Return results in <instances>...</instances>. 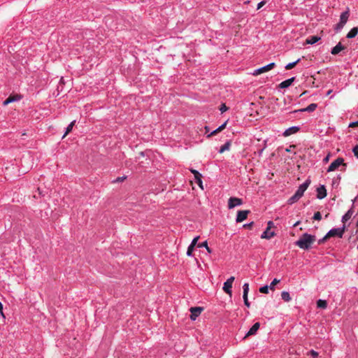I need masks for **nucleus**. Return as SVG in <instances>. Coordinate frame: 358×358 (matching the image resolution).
<instances>
[{
	"instance_id": "obj_1",
	"label": "nucleus",
	"mask_w": 358,
	"mask_h": 358,
	"mask_svg": "<svg viewBox=\"0 0 358 358\" xmlns=\"http://www.w3.org/2000/svg\"><path fill=\"white\" fill-rule=\"evenodd\" d=\"M315 241V236L308 234L301 236L299 241L296 242V245L300 248L308 250L310 248L311 244Z\"/></svg>"
},
{
	"instance_id": "obj_2",
	"label": "nucleus",
	"mask_w": 358,
	"mask_h": 358,
	"mask_svg": "<svg viewBox=\"0 0 358 358\" xmlns=\"http://www.w3.org/2000/svg\"><path fill=\"white\" fill-rule=\"evenodd\" d=\"M345 227L343 226L342 229L336 228L331 229L322 239L318 241V244L324 243L328 238L331 237L338 236L342 238L345 232Z\"/></svg>"
},
{
	"instance_id": "obj_3",
	"label": "nucleus",
	"mask_w": 358,
	"mask_h": 358,
	"mask_svg": "<svg viewBox=\"0 0 358 358\" xmlns=\"http://www.w3.org/2000/svg\"><path fill=\"white\" fill-rule=\"evenodd\" d=\"M310 184V180L307 179L303 184H301L299 187L295 194L292 196V203L297 201L299 199H301L303 196L304 192L307 189Z\"/></svg>"
},
{
	"instance_id": "obj_4",
	"label": "nucleus",
	"mask_w": 358,
	"mask_h": 358,
	"mask_svg": "<svg viewBox=\"0 0 358 358\" xmlns=\"http://www.w3.org/2000/svg\"><path fill=\"white\" fill-rule=\"evenodd\" d=\"M275 64L274 62L270 63L269 64H268L266 66H264L263 67H261L259 69L255 70L254 72L252 73V75L257 76L262 73H266V72L273 69L275 67Z\"/></svg>"
},
{
	"instance_id": "obj_5",
	"label": "nucleus",
	"mask_w": 358,
	"mask_h": 358,
	"mask_svg": "<svg viewBox=\"0 0 358 358\" xmlns=\"http://www.w3.org/2000/svg\"><path fill=\"white\" fill-rule=\"evenodd\" d=\"M235 280V278L234 276L230 277L229 279L227 280V281L224 283L223 286V290L229 296L232 295V284Z\"/></svg>"
},
{
	"instance_id": "obj_6",
	"label": "nucleus",
	"mask_w": 358,
	"mask_h": 358,
	"mask_svg": "<svg viewBox=\"0 0 358 358\" xmlns=\"http://www.w3.org/2000/svg\"><path fill=\"white\" fill-rule=\"evenodd\" d=\"M344 160L343 158H338L336 160H334L333 162L331 163L329 165L327 171L331 172L335 171L336 169H338L341 165H345L344 164Z\"/></svg>"
},
{
	"instance_id": "obj_7",
	"label": "nucleus",
	"mask_w": 358,
	"mask_h": 358,
	"mask_svg": "<svg viewBox=\"0 0 358 358\" xmlns=\"http://www.w3.org/2000/svg\"><path fill=\"white\" fill-rule=\"evenodd\" d=\"M191 312L190 319L192 320H195L196 317L202 313L203 310V308L202 307H192L189 309Z\"/></svg>"
},
{
	"instance_id": "obj_8",
	"label": "nucleus",
	"mask_w": 358,
	"mask_h": 358,
	"mask_svg": "<svg viewBox=\"0 0 358 358\" xmlns=\"http://www.w3.org/2000/svg\"><path fill=\"white\" fill-rule=\"evenodd\" d=\"M243 203L241 199L236 197H231L228 201V207L229 209L234 208L236 206H241Z\"/></svg>"
},
{
	"instance_id": "obj_9",
	"label": "nucleus",
	"mask_w": 358,
	"mask_h": 358,
	"mask_svg": "<svg viewBox=\"0 0 358 358\" xmlns=\"http://www.w3.org/2000/svg\"><path fill=\"white\" fill-rule=\"evenodd\" d=\"M250 213V210H239L238 211L236 221V222H242L247 219L248 214Z\"/></svg>"
},
{
	"instance_id": "obj_10",
	"label": "nucleus",
	"mask_w": 358,
	"mask_h": 358,
	"mask_svg": "<svg viewBox=\"0 0 358 358\" xmlns=\"http://www.w3.org/2000/svg\"><path fill=\"white\" fill-rule=\"evenodd\" d=\"M190 171L194 174V179L196 180V182L199 185V186L203 189V185H202V180H201V178H202V176L201 174L197 171L195 169H189Z\"/></svg>"
},
{
	"instance_id": "obj_11",
	"label": "nucleus",
	"mask_w": 358,
	"mask_h": 358,
	"mask_svg": "<svg viewBox=\"0 0 358 358\" xmlns=\"http://www.w3.org/2000/svg\"><path fill=\"white\" fill-rule=\"evenodd\" d=\"M259 327H260V324L259 322L255 323L252 325V327L250 329L248 332L246 334V335L245 336L244 338H247L248 336L255 335L257 333V331H258V329H259Z\"/></svg>"
},
{
	"instance_id": "obj_12",
	"label": "nucleus",
	"mask_w": 358,
	"mask_h": 358,
	"mask_svg": "<svg viewBox=\"0 0 358 358\" xmlns=\"http://www.w3.org/2000/svg\"><path fill=\"white\" fill-rule=\"evenodd\" d=\"M317 197L319 199H322L327 196V190L324 185L320 186L317 189Z\"/></svg>"
},
{
	"instance_id": "obj_13",
	"label": "nucleus",
	"mask_w": 358,
	"mask_h": 358,
	"mask_svg": "<svg viewBox=\"0 0 358 358\" xmlns=\"http://www.w3.org/2000/svg\"><path fill=\"white\" fill-rule=\"evenodd\" d=\"M317 105L316 103H311L308 107H306L305 108H302V109H299V110H295L292 111V113H297L299 111H301V112H303V111L313 112V111H314L317 108Z\"/></svg>"
},
{
	"instance_id": "obj_14",
	"label": "nucleus",
	"mask_w": 358,
	"mask_h": 358,
	"mask_svg": "<svg viewBox=\"0 0 358 358\" xmlns=\"http://www.w3.org/2000/svg\"><path fill=\"white\" fill-rule=\"evenodd\" d=\"M275 235L274 232L271 229H266L261 236L262 238L270 239Z\"/></svg>"
},
{
	"instance_id": "obj_15",
	"label": "nucleus",
	"mask_w": 358,
	"mask_h": 358,
	"mask_svg": "<svg viewBox=\"0 0 358 358\" xmlns=\"http://www.w3.org/2000/svg\"><path fill=\"white\" fill-rule=\"evenodd\" d=\"M344 49L345 47L341 44V43H338L335 47L332 48L331 53L332 55H337Z\"/></svg>"
},
{
	"instance_id": "obj_16",
	"label": "nucleus",
	"mask_w": 358,
	"mask_h": 358,
	"mask_svg": "<svg viewBox=\"0 0 358 358\" xmlns=\"http://www.w3.org/2000/svg\"><path fill=\"white\" fill-rule=\"evenodd\" d=\"M20 99V96H19V95L10 96L3 101V105L6 106L11 102H13L15 101H17Z\"/></svg>"
},
{
	"instance_id": "obj_17",
	"label": "nucleus",
	"mask_w": 358,
	"mask_h": 358,
	"mask_svg": "<svg viewBox=\"0 0 358 358\" xmlns=\"http://www.w3.org/2000/svg\"><path fill=\"white\" fill-rule=\"evenodd\" d=\"M228 120H227L225 122H224L221 126H220L217 129L214 130L210 133V134L208 135V136H213L218 134L219 132L222 131L226 128V126L227 124Z\"/></svg>"
},
{
	"instance_id": "obj_18",
	"label": "nucleus",
	"mask_w": 358,
	"mask_h": 358,
	"mask_svg": "<svg viewBox=\"0 0 358 358\" xmlns=\"http://www.w3.org/2000/svg\"><path fill=\"white\" fill-rule=\"evenodd\" d=\"M228 120H227L225 122H224L221 126H220L217 129L214 130L210 133V134L208 135V136H213L218 134L219 132L222 131L226 128V126L227 124Z\"/></svg>"
},
{
	"instance_id": "obj_19",
	"label": "nucleus",
	"mask_w": 358,
	"mask_h": 358,
	"mask_svg": "<svg viewBox=\"0 0 358 358\" xmlns=\"http://www.w3.org/2000/svg\"><path fill=\"white\" fill-rule=\"evenodd\" d=\"M320 40V37L317 36H311L306 40L307 44H314Z\"/></svg>"
},
{
	"instance_id": "obj_20",
	"label": "nucleus",
	"mask_w": 358,
	"mask_h": 358,
	"mask_svg": "<svg viewBox=\"0 0 358 358\" xmlns=\"http://www.w3.org/2000/svg\"><path fill=\"white\" fill-rule=\"evenodd\" d=\"M353 213H354V210L352 208L348 210V212L343 216L342 222L343 223H345V222L349 220L352 217Z\"/></svg>"
},
{
	"instance_id": "obj_21",
	"label": "nucleus",
	"mask_w": 358,
	"mask_h": 358,
	"mask_svg": "<svg viewBox=\"0 0 358 358\" xmlns=\"http://www.w3.org/2000/svg\"><path fill=\"white\" fill-rule=\"evenodd\" d=\"M358 34V28L353 27L347 34V38H355Z\"/></svg>"
},
{
	"instance_id": "obj_22",
	"label": "nucleus",
	"mask_w": 358,
	"mask_h": 358,
	"mask_svg": "<svg viewBox=\"0 0 358 358\" xmlns=\"http://www.w3.org/2000/svg\"><path fill=\"white\" fill-rule=\"evenodd\" d=\"M348 17H349V12L345 11V12L342 13L341 15L340 22L342 23H344L345 24V23L347 22V21L348 20Z\"/></svg>"
},
{
	"instance_id": "obj_23",
	"label": "nucleus",
	"mask_w": 358,
	"mask_h": 358,
	"mask_svg": "<svg viewBox=\"0 0 358 358\" xmlns=\"http://www.w3.org/2000/svg\"><path fill=\"white\" fill-rule=\"evenodd\" d=\"M291 85V78H289L283 82H282L281 83L279 84L278 87L280 88H285V87H288Z\"/></svg>"
},
{
	"instance_id": "obj_24",
	"label": "nucleus",
	"mask_w": 358,
	"mask_h": 358,
	"mask_svg": "<svg viewBox=\"0 0 358 358\" xmlns=\"http://www.w3.org/2000/svg\"><path fill=\"white\" fill-rule=\"evenodd\" d=\"M317 306L318 308L325 309L327 307V302L325 300L319 299L317 301Z\"/></svg>"
},
{
	"instance_id": "obj_25",
	"label": "nucleus",
	"mask_w": 358,
	"mask_h": 358,
	"mask_svg": "<svg viewBox=\"0 0 358 358\" xmlns=\"http://www.w3.org/2000/svg\"><path fill=\"white\" fill-rule=\"evenodd\" d=\"M231 146V143L229 141H227L222 146H221L220 149V152L223 153L226 150H229Z\"/></svg>"
},
{
	"instance_id": "obj_26",
	"label": "nucleus",
	"mask_w": 358,
	"mask_h": 358,
	"mask_svg": "<svg viewBox=\"0 0 358 358\" xmlns=\"http://www.w3.org/2000/svg\"><path fill=\"white\" fill-rule=\"evenodd\" d=\"M75 122H76V120H73V122H71L70 123V124H69V126L66 128V131L64 135L63 136L62 138H65L67 136V134L72 131V129L75 124Z\"/></svg>"
},
{
	"instance_id": "obj_27",
	"label": "nucleus",
	"mask_w": 358,
	"mask_h": 358,
	"mask_svg": "<svg viewBox=\"0 0 358 358\" xmlns=\"http://www.w3.org/2000/svg\"><path fill=\"white\" fill-rule=\"evenodd\" d=\"M243 296H248L249 292V284L245 282L243 286Z\"/></svg>"
},
{
	"instance_id": "obj_28",
	"label": "nucleus",
	"mask_w": 358,
	"mask_h": 358,
	"mask_svg": "<svg viewBox=\"0 0 358 358\" xmlns=\"http://www.w3.org/2000/svg\"><path fill=\"white\" fill-rule=\"evenodd\" d=\"M281 296L285 301H289L290 300V295L288 292H282L281 294Z\"/></svg>"
},
{
	"instance_id": "obj_29",
	"label": "nucleus",
	"mask_w": 358,
	"mask_h": 358,
	"mask_svg": "<svg viewBox=\"0 0 358 358\" xmlns=\"http://www.w3.org/2000/svg\"><path fill=\"white\" fill-rule=\"evenodd\" d=\"M198 247L199 248H203V247H206V250L208 251V252L210 253L211 252V250L210 248L208 246V243L206 241H204L203 243H199L198 244Z\"/></svg>"
},
{
	"instance_id": "obj_30",
	"label": "nucleus",
	"mask_w": 358,
	"mask_h": 358,
	"mask_svg": "<svg viewBox=\"0 0 358 358\" xmlns=\"http://www.w3.org/2000/svg\"><path fill=\"white\" fill-rule=\"evenodd\" d=\"M279 282H280V280H278V279H276V278H275V279L272 281V282L271 283V285H270V286H269L270 289H271V290H274V287H275V285H277V284H278Z\"/></svg>"
},
{
	"instance_id": "obj_31",
	"label": "nucleus",
	"mask_w": 358,
	"mask_h": 358,
	"mask_svg": "<svg viewBox=\"0 0 358 358\" xmlns=\"http://www.w3.org/2000/svg\"><path fill=\"white\" fill-rule=\"evenodd\" d=\"M268 289H270V288H269V287H268V286H267V285H266V286H264V287H260V289H259V292H260L261 293H262V294H268Z\"/></svg>"
},
{
	"instance_id": "obj_32",
	"label": "nucleus",
	"mask_w": 358,
	"mask_h": 358,
	"mask_svg": "<svg viewBox=\"0 0 358 358\" xmlns=\"http://www.w3.org/2000/svg\"><path fill=\"white\" fill-rule=\"evenodd\" d=\"M194 246L189 245L187 248V255L188 256H191L192 255V252L194 250Z\"/></svg>"
},
{
	"instance_id": "obj_33",
	"label": "nucleus",
	"mask_w": 358,
	"mask_h": 358,
	"mask_svg": "<svg viewBox=\"0 0 358 358\" xmlns=\"http://www.w3.org/2000/svg\"><path fill=\"white\" fill-rule=\"evenodd\" d=\"M313 219L315 220H320L322 219V215L320 212H316L314 214Z\"/></svg>"
},
{
	"instance_id": "obj_34",
	"label": "nucleus",
	"mask_w": 358,
	"mask_h": 358,
	"mask_svg": "<svg viewBox=\"0 0 358 358\" xmlns=\"http://www.w3.org/2000/svg\"><path fill=\"white\" fill-rule=\"evenodd\" d=\"M308 355H310L313 357V358H317V357L319 355L318 353L316 351L313 350H310L308 352Z\"/></svg>"
},
{
	"instance_id": "obj_35",
	"label": "nucleus",
	"mask_w": 358,
	"mask_h": 358,
	"mask_svg": "<svg viewBox=\"0 0 358 358\" xmlns=\"http://www.w3.org/2000/svg\"><path fill=\"white\" fill-rule=\"evenodd\" d=\"M227 110H228V108L227 107V106L224 103H222L220 106V110L221 111L222 113L227 111Z\"/></svg>"
},
{
	"instance_id": "obj_36",
	"label": "nucleus",
	"mask_w": 358,
	"mask_h": 358,
	"mask_svg": "<svg viewBox=\"0 0 358 358\" xmlns=\"http://www.w3.org/2000/svg\"><path fill=\"white\" fill-rule=\"evenodd\" d=\"M243 301H244V303L245 305L247 306V307H250V303L248 301V296H243Z\"/></svg>"
},
{
	"instance_id": "obj_37",
	"label": "nucleus",
	"mask_w": 358,
	"mask_h": 358,
	"mask_svg": "<svg viewBox=\"0 0 358 358\" xmlns=\"http://www.w3.org/2000/svg\"><path fill=\"white\" fill-rule=\"evenodd\" d=\"M345 24L344 23H342L341 22H339L336 26V29L338 31L339 29H341L343 27H344Z\"/></svg>"
},
{
	"instance_id": "obj_38",
	"label": "nucleus",
	"mask_w": 358,
	"mask_h": 358,
	"mask_svg": "<svg viewBox=\"0 0 358 358\" xmlns=\"http://www.w3.org/2000/svg\"><path fill=\"white\" fill-rule=\"evenodd\" d=\"M199 236H196V237H195V238L192 240V243H191V244H190V245H193V246H194V247H195V245H196L197 241H198V240H199Z\"/></svg>"
},
{
	"instance_id": "obj_39",
	"label": "nucleus",
	"mask_w": 358,
	"mask_h": 358,
	"mask_svg": "<svg viewBox=\"0 0 358 358\" xmlns=\"http://www.w3.org/2000/svg\"><path fill=\"white\" fill-rule=\"evenodd\" d=\"M353 153L355 156L358 159V145L353 148Z\"/></svg>"
},
{
	"instance_id": "obj_40",
	"label": "nucleus",
	"mask_w": 358,
	"mask_h": 358,
	"mask_svg": "<svg viewBox=\"0 0 358 358\" xmlns=\"http://www.w3.org/2000/svg\"><path fill=\"white\" fill-rule=\"evenodd\" d=\"M283 135H284L285 136H290V135H291V127H290V128L287 129L285 131V132H284Z\"/></svg>"
},
{
	"instance_id": "obj_41",
	"label": "nucleus",
	"mask_w": 358,
	"mask_h": 358,
	"mask_svg": "<svg viewBox=\"0 0 358 358\" xmlns=\"http://www.w3.org/2000/svg\"><path fill=\"white\" fill-rule=\"evenodd\" d=\"M273 227H274L273 222L272 221H269L268 222L267 228L266 229H271V228H273Z\"/></svg>"
},
{
	"instance_id": "obj_42",
	"label": "nucleus",
	"mask_w": 358,
	"mask_h": 358,
	"mask_svg": "<svg viewBox=\"0 0 358 358\" xmlns=\"http://www.w3.org/2000/svg\"><path fill=\"white\" fill-rule=\"evenodd\" d=\"M265 3H266V1H262L260 3H259L257 5V10L260 9L264 5H265Z\"/></svg>"
},
{
	"instance_id": "obj_43",
	"label": "nucleus",
	"mask_w": 358,
	"mask_h": 358,
	"mask_svg": "<svg viewBox=\"0 0 358 358\" xmlns=\"http://www.w3.org/2000/svg\"><path fill=\"white\" fill-rule=\"evenodd\" d=\"M253 224H254V222H250L249 224H244L243 227L250 229L253 226Z\"/></svg>"
},
{
	"instance_id": "obj_44",
	"label": "nucleus",
	"mask_w": 358,
	"mask_h": 358,
	"mask_svg": "<svg viewBox=\"0 0 358 358\" xmlns=\"http://www.w3.org/2000/svg\"><path fill=\"white\" fill-rule=\"evenodd\" d=\"M300 130L299 127H292V134L296 133Z\"/></svg>"
},
{
	"instance_id": "obj_45",
	"label": "nucleus",
	"mask_w": 358,
	"mask_h": 358,
	"mask_svg": "<svg viewBox=\"0 0 358 358\" xmlns=\"http://www.w3.org/2000/svg\"><path fill=\"white\" fill-rule=\"evenodd\" d=\"M350 127H358V121L357 122H352L349 125Z\"/></svg>"
},
{
	"instance_id": "obj_46",
	"label": "nucleus",
	"mask_w": 358,
	"mask_h": 358,
	"mask_svg": "<svg viewBox=\"0 0 358 358\" xmlns=\"http://www.w3.org/2000/svg\"><path fill=\"white\" fill-rule=\"evenodd\" d=\"M0 313L3 317H5L3 315V305L1 302H0Z\"/></svg>"
},
{
	"instance_id": "obj_47",
	"label": "nucleus",
	"mask_w": 358,
	"mask_h": 358,
	"mask_svg": "<svg viewBox=\"0 0 358 358\" xmlns=\"http://www.w3.org/2000/svg\"><path fill=\"white\" fill-rule=\"evenodd\" d=\"M291 68H292L291 63H289V64H287L285 66V69H286L287 70H291Z\"/></svg>"
},
{
	"instance_id": "obj_48",
	"label": "nucleus",
	"mask_w": 358,
	"mask_h": 358,
	"mask_svg": "<svg viewBox=\"0 0 358 358\" xmlns=\"http://www.w3.org/2000/svg\"><path fill=\"white\" fill-rule=\"evenodd\" d=\"M299 61L300 59H299L296 62H292V69L295 67V66L299 63Z\"/></svg>"
},
{
	"instance_id": "obj_49",
	"label": "nucleus",
	"mask_w": 358,
	"mask_h": 358,
	"mask_svg": "<svg viewBox=\"0 0 358 358\" xmlns=\"http://www.w3.org/2000/svg\"><path fill=\"white\" fill-rule=\"evenodd\" d=\"M286 152H290L291 151V145H289L288 148H285Z\"/></svg>"
},
{
	"instance_id": "obj_50",
	"label": "nucleus",
	"mask_w": 358,
	"mask_h": 358,
	"mask_svg": "<svg viewBox=\"0 0 358 358\" xmlns=\"http://www.w3.org/2000/svg\"><path fill=\"white\" fill-rule=\"evenodd\" d=\"M123 180H124V178H117V182H121V181H122Z\"/></svg>"
},
{
	"instance_id": "obj_51",
	"label": "nucleus",
	"mask_w": 358,
	"mask_h": 358,
	"mask_svg": "<svg viewBox=\"0 0 358 358\" xmlns=\"http://www.w3.org/2000/svg\"><path fill=\"white\" fill-rule=\"evenodd\" d=\"M38 194L39 196L42 194V192H41L39 188H38Z\"/></svg>"
},
{
	"instance_id": "obj_52",
	"label": "nucleus",
	"mask_w": 358,
	"mask_h": 358,
	"mask_svg": "<svg viewBox=\"0 0 358 358\" xmlns=\"http://www.w3.org/2000/svg\"><path fill=\"white\" fill-rule=\"evenodd\" d=\"M331 92H332V90H329L327 92V95L330 94Z\"/></svg>"
},
{
	"instance_id": "obj_53",
	"label": "nucleus",
	"mask_w": 358,
	"mask_h": 358,
	"mask_svg": "<svg viewBox=\"0 0 358 358\" xmlns=\"http://www.w3.org/2000/svg\"><path fill=\"white\" fill-rule=\"evenodd\" d=\"M34 198H38V194H34Z\"/></svg>"
},
{
	"instance_id": "obj_54",
	"label": "nucleus",
	"mask_w": 358,
	"mask_h": 358,
	"mask_svg": "<svg viewBox=\"0 0 358 358\" xmlns=\"http://www.w3.org/2000/svg\"><path fill=\"white\" fill-rule=\"evenodd\" d=\"M34 198H38V194H34Z\"/></svg>"
},
{
	"instance_id": "obj_55",
	"label": "nucleus",
	"mask_w": 358,
	"mask_h": 358,
	"mask_svg": "<svg viewBox=\"0 0 358 358\" xmlns=\"http://www.w3.org/2000/svg\"><path fill=\"white\" fill-rule=\"evenodd\" d=\"M328 159H329L328 157H327L324 159V160H325V161H328Z\"/></svg>"
},
{
	"instance_id": "obj_56",
	"label": "nucleus",
	"mask_w": 358,
	"mask_h": 358,
	"mask_svg": "<svg viewBox=\"0 0 358 358\" xmlns=\"http://www.w3.org/2000/svg\"><path fill=\"white\" fill-rule=\"evenodd\" d=\"M298 224V222L295 223L293 227H296Z\"/></svg>"
},
{
	"instance_id": "obj_57",
	"label": "nucleus",
	"mask_w": 358,
	"mask_h": 358,
	"mask_svg": "<svg viewBox=\"0 0 358 358\" xmlns=\"http://www.w3.org/2000/svg\"><path fill=\"white\" fill-rule=\"evenodd\" d=\"M292 83L294 81V77H292Z\"/></svg>"
},
{
	"instance_id": "obj_58",
	"label": "nucleus",
	"mask_w": 358,
	"mask_h": 358,
	"mask_svg": "<svg viewBox=\"0 0 358 358\" xmlns=\"http://www.w3.org/2000/svg\"><path fill=\"white\" fill-rule=\"evenodd\" d=\"M357 228H358V221H357Z\"/></svg>"
},
{
	"instance_id": "obj_59",
	"label": "nucleus",
	"mask_w": 358,
	"mask_h": 358,
	"mask_svg": "<svg viewBox=\"0 0 358 358\" xmlns=\"http://www.w3.org/2000/svg\"><path fill=\"white\" fill-rule=\"evenodd\" d=\"M357 248H358V245H357Z\"/></svg>"
}]
</instances>
